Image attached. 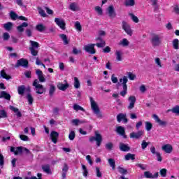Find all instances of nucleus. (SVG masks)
Returning a JSON list of instances; mask_svg holds the SVG:
<instances>
[{"label": "nucleus", "mask_w": 179, "mask_h": 179, "mask_svg": "<svg viewBox=\"0 0 179 179\" xmlns=\"http://www.w3.org/2000/svg\"><path fill=\"white\" fill-rule=\"evenodd\" d=\"M96 41H99L100 43H90L84 45L83 50L85 52H88V54H96V50L94 49L95 45L98 47V48H103V47H106V41L101 38V37H98L96 38Z\"/></svg>", "instance_id": "f257e3e1"}, {"label": "nucleus", "mask_w": 179, "mask_h": 179, "mask_svg": "<svg viewBox=\"0 0 179 179\" xmlns=\"http://www.w3.org/2000/svg\"><path fill=\"white\" fill-rule=\"evenodd\" d=\"M127 83H128V77L124 76L122 78H120L119 86H121L122 89L120 94L122 97H124V96L128 94V85H127Z\"/></svg>", "instance_id": "f03ea898"}, {"label": "nucleus", "mask_w": 179, "mask_h": 179, "mask_svg": "<svg viewBox=\"0 0 179 179\" xmlns=\"http://www.w3.org/2000/svg\"><path fill=\"white\" fill-rule=\"evenodd\" d=\"M90 101L91 104V108L94 114H95L97 118H103V114H101V112L100 111V108L99 107V105H97L96 101L93 99V97L90 96Z\"/></svg>", "instance_id": "7ed1b4c3"}, {"label": "nucleus", "mask_w": 179, "mask_h": 179, "mask_svg": "<svg viewBox=\"0 0 179 179\" xmlns=\"http://www.w3.org/2000/svg\"><path fill=\"white\" fill-rule=\"evenodd\" d=\"M150 41L153 47H159V45L162 44V36L159 34H152Z\"/></svg>", "instance_id": "20e7f679"}, {"label": "nucleus", "mask_w": 179, "mask_h": 179, "mask_svg": "<svg viewBox=\"0 0 179 179\" xmlns=\"http://www.w3.org/2000/svg\"><path fill=\"white\" fill-rule=\"evenodd\" d=\"M96 142V146L99 147L101 145V142L103 141V137H101V134H99V131H95V136L90 137V142Z\"/></svg>", "instance_id": "39448f33"}, {"label": "nucleus", "mask_w": 179, "mask_h": 179, "mask_svg": "<svg viewBox=\"0 0 179 179\" xmlns=\"http://www.w3.org/2000/svg\"><path fill=\"white\" fill-rule=\"evenodd\" d=\"M33 86H34L36 92L38 94H43V93H44V87L39 83L38 80L36 79L34 81Z\"/></svg>", "instance_id": "423d86ee"}, {"label": "nucleus", "mask_w": 179, "mask_h": 179, "mask_svg": "<svg viewBox=\"0 0 179 179\" xmlns=\"http://www.w3.org/2000/svg\"><path fill=\"white\" fill-rule=\"evenodd\" d=\"M106 15L113 19L117 16V13H115V9L114 8V6L110 5L106 8Z\"/></svg>", "instance_id": "0eeeda50"}, {"label": "nucleus", "mask_w": 179, "mask_h": 179, "mask_svg": "<svg viewBox=\"0 0 179 179\" xmlns=\"http://www.w3.org/2000/svg\"><path fill=\"white\" fill-rule=\"evenodd\" d=\"M122 28L124 30L125 33L129 36H132V29H131V26L128 22L123 21L122 22Z\"/></svg>", "instance_id": "6e6552de"}, {"label": "nucleus", "mask_w": 179, "mask_h": 179, "mask_svg": "<svg viewBox=\"0 0 179 179\" xmlns=\"http://www.w3.org/2000/svg\"><path fill=\"white\" fill-rule=\"evenodd\" d=\"M152 118L155 120V122L158 124L160 127H166L167 122L165 120H162L159 116L156 114L152 115Z\"/></svg>", "instance_id": "1a4fd4ad"}, {"label": "nucleus", "mask_w": 179, "mask_h": 179, "mask_svg": "<svg viewBox=\"0 0 179 179\" xmlns=\"http://www.w3.org/2000/svg\"><path fill=\"white\" fill-rule=\"evenodd\" d=\"M129 106H127L128 110H132L135 107V103H136V97L135 96H130L128 99Z\"/></svg>", "instance_id": "9d476101"}, {"label": "nucleus", "mask_w": 179, "mask_h": 179, "mask_svg": "<svg viewBox=\"0 0 179 179\" xmlns=\"http://www.w3.org/2000/svg\"><path fill=\"white\" fill-rule=\"evenodd\" d=\"M29 62L26 59H20L17 61L16 66H23V68H27Z\"/></svg>", "instance_id": "9b49d317"}, {"label": "nucleus", "mask_w": 179, "mask_h": 179, "mask_svg": "<svg viewBox=\"0 0 179 179\" xmlns=\"http://www.w3.org/2000/svg\"><path fill=\"white\" fill-rule=\"evenodd\" d=\"M55 22L57 26H59V27H60V29H62V30H65L66 24H65V21L63 19L55 18Z\"/></svg>", "instance_id": "f8f14e48"}, {"label": "nucleus", "mask_w": 179, "mask_h": 179, "mask_svg": "<svg viewBox=\"0 0 179 179\" xmlns=\"http://www.w3.org/2000/svg\"><path fill=\"white\" fill-rule=\"evenodd\" d=\"M142 135H143V131H138V132H131L129 136L131 139H139L142 138Z\"/></svg>", "instance_id": "ddd939ff"}, {"label": "nucleus", "mask_w": 179, "mask_h": 179, "mask_svg": "<svg viewBox=\"0 0 179 179\" xmlns=\"http://www.w3.org/2000/svg\"><path fill=\"white\" fill-rule=\"evenodd\" d=\"M162 149L165 153L170 154L173 152V145L171 144H165L162 145Z\"/></svg>", "instance_id": "4468645a"}, {"label": "nucleus", "mask_w": 179, "mask_h": 179, "mask_svg": "<svg viewBox=\"0 0 179 179\" xmlns=\"http://www.w3.org/2000/svg\"><path fill=\"white\" fill-rule=\"evenodd\" d=\"M117 122H121V121H123L124 124H127L128 122V119L127 118V115L120 113L117 115Z\"/></svg>", "instance_id": "2eb2a0df"}, {"label": "nucleus", "mask_w": 179, "mask_h": 179, "mask_svg": "<svg viewBox=\"0 0 179 179\" xmlns=\"http://www.w3.org/2000/svg\"><path fill=\"white\" fill-rule=\"evenodd\" d=\"M69 10L73 12H78L80 10V7H79V5L77 3L73 2L70 4Z\"/></svg>", "instance_id": "dca6fc26"}, {"label": "nucleus", "mask_w": 179, "mask_h": 179, "mask_svg": "<svg viewBox=\"0 0 179 179\" xmlns=\"http://www.w3.org/2000/svg\"><path fill=\"white\" fill-rule=\"evenodd\" d=\"M116 132L119 134L121 135V136H123V138H127V136L125 135V128L119 126L116 128Z\"/></svg>", "instance_id": "f3484780"}, {"label": "nucleus", "mask_w": 179, "mask_h": 179, "mask_svg": "<svg viewBox=\"0 0 179 179\" xmlns=\"http://www.w3.org/2000/svg\"><path fill=\"white\" fill-rule=\"evenodd\" d=\"M119 148L122 152H129L131 149V148H129V145H128V144H125L124 143H120Z\"/></svg>", "instance_id": "a211bd4d"}, {"label": "nucleus", "mask_w": 179, "mask_h": 179, "mask_svg": "<svg viewBox=\"0 0 179 179\" xmlns=\"http://www.w3.org/2000/svg\"><path fill=\"white\" fill-rule=\"evenodd\" d=\"M36 75L38 76V79L39 80V82H45V78H44V74H43V71L40 69L36 70Z\"/></svg>", "instance_id": "6ab92c4d"}, {"label": "nucleus", "mask_w": 179, "mask_h": 179, "mask_svg": "<svg viewBox=\"0 0 179 179\" xmlns=\"http://www.w3.org/2000/svg\"><path fill=\"white\" fill-rule=\"evenodd\" d=\"M10 152H13L14 153V155H20V153H22V152H23V148H22V147H17V148L11 147Z\"/></svg>", "instance_id": "aec40b11"}, {"label": "nucleus", "mask_w": 179, "mask_h": 179, "mask_svg": "<svg viewBox=\"0 0 179 179\" xmlns=\"http://www.w3.org/2000/svg\"><path fill=\"white\" fill-rule=\"evenodd\" d=\"M68 87H69V84L68 83L63 84L62 83H59L57 84V88L59 90H62V92H65Z\"/></svg>", "instance_id": "412c9836"}, {"label": "nucleus", "mask_w": 179, "mask_h": 179, "mask_svg": "<svg viewBox=\"0 0 179 179\" xmlns=\"http://www.w3.org/2000/svg\"><path fill=\"white\" fill-rule=\"evenodd\" d=\"M144 177H145V178H157V177H159V173H156L153 175L150 171H145L144 172Z\"/></svg>", "instance_id": "4be33fe9"}, {"label": "nucleus", "mask_w": 179, "mask_h": 179, "mask_svg": "<svg viewBox=\"0 0 179 179\" xmlns=\"http://www.w3.org/2000/svg\"><path fill=\"white\" fill-rule=\"evenodd\" d=\"M58 136H59V134L56 131H52L50 133V138H51L52 142H53V143H57V142L58 141Z\"/></svg>", "instance_id": "5701e85b"}, {"label": "nucleus", "mask_w": 179, "mask_h": 179, "mask_svg": "<svg viewBox=\"0 0 179 179\" xmlns=\"http://www.w3.org/2000/svg\"><path fill=\"white\" fill-rule=\"evenodd\" d=\"M0 99H5L6 100H10V94L6 91L0 92Z\"/></svg>", "instance_id": "b1692460"}, {"label": "nucleus", "mask_w": 179, "mask_h": 179, "mask_svg": "<svg viewBox=\"0 0 179 179\" xmlns=\"http://www.w3.org/2000/svg\"><path fill=\"white\" fill-rule=\"evenodd\" d=\"M122 50H116L115 55L116 57V60L118 62L122 61Z\"/></svg>", "instance_id": "393cba45"}, {"label": "nucleus", "mask_w": 179, "mask_h": 179, "mask_svg": "<svg viewBox=\"0 0 179 179\" xmlns=\"http://www.w3.org/2000/svg\"><path fill=\"white\" fill-rule=\"evenodd\" d=\"M0 76L3 79H6V80H9V79H12V77L10 76H8L6 72H5V70H1L0 72Z\"/></svg>", "instance_id": "a878e982"}, {"label": "nucleus", "mask_w": 179, "mask_h": 179, "mask_svg": "<svg viewBox=\"0 0 179 179\" xmlns=\"http://www.w3.org/2000/svg\"><path fill=\"white\" fill-rule=\"evenodd\" d=\"M27 26H29V24H27V22H23L21 25L17 27V29L18 31H20V33H22L24 31V27H27Z\"/></svg>", "instance_id": "bb28decb"}, {"label": "nucleus", "mask_w": 179, "mask_h": 179, "mask_svg": "<svg viewBox=\"0 0 179 179\" xmlns=\"http://www.w3.org/2000/svg\"><path fill=\"white\" fill-rule=\"evenodd\" d=\"M42 170L46 173V174H51V167L48 164L42 166Z\"/></svg>", "instance_id": "cd10ccee"}, {"label": "nucleus", "mask_w": 179, "mask_h": 179, "mask_svg": "<svg viewBox=\"0 0 179 179\" xmlns=\"http://www.w3.org/2000/svg\"><path fill=\"white\" fill-rule=\"evenodd\" d=\"M85 122H86V121L79 120V119H73L71 120V123L73 124V125H76V127H78V125L80 124H85Z\"/></svg>", "instance_id": "c85d7f7f"}, {"label": "nucleus", "mask_w": 179, "mask_h": 179, "mask_svg": "<svg viewBox=\"0 0 179 179\" xmlns=\"http://www.w3.org/2000/svg\"><path fill=\"white\" fill-rule=\"evenodd\" d=\"M3 27L5 30L10 31V30H12V27H13V24L12 22H7L3 24Z\"/></svg>", "instance_id": "c756f323"}, {"label": "nucleus", "mask_w": 179, "mask_h": 179, "mask_svg": "<svg viewBox=\"0 0 179 179\" xmlns=\"http://www.w3.org/2000/svg\"><path fill=\"white\" fill-rule=\"evenodd\" d=\"M119 45H122V47H128L129 45V41L127 38H123L119 43Z\"/></svg>", "instance_id": "7c9ffc66"}, {"label": "nucleus", "mask_w": 179, "mask_h": 179, "mask_svg": "<svg viewBox=\"0 0 179 179\" xmlns=\"http://www.w3.org/2000/svg\"><path fill=\"white\" fill-rule=\"evenodd\" d=\"M172 45L174 50H179V40L178 38H175L172 41Z\"/></svg>", "instance_id": "2f4dec72"}, {"label": "nucleus", "mask_w": 179, "mask_h": 179, "mask_svg": "<svg viewBox=\"0 0 179 179\" xmlns=\"http://www.w3.org/2000/svg\"><path fill=\"white\" fill-rule=\"evenodd\" d=\"M73 110H75V111H83V113H85V108H83V107L78 105L77 103H75L73 106Z\"/></svg>", "instance_id": "473e14b6"}, {"label": "nucleus", "mask_w": 179, "mask_h": 179, "mask_svg": "<svg viewBox=\"0 0 179 179\" xmlns=\"http://www.w3.org/2000/svg\"><path fill=\"white\" fill-rule=\"evenodd\" d=\"M73 86L75 89H79L80 87V81H79V78H78L77 77H74Z\"/></svg>", "instance_id": "72a5a7b5"}, {"label": "nucleus", "mask_w": 179, "mask_h": 179, "mask_svg": "<svg viewBox=\"0 0 179 179\" xmlns=\"http://www.w3.org/2000/svg\"><path fill=\"white\" fill-rule=\"evenodd\" d=\"M125 6H135V0H124Z\"/></svg>", "instance_id": "f704fd0d"}, {"label": "nucleus", "mask_w": 179, "mask_h": 179, "mask_svg": "<svg viewBox=\"0 0 179 179\" xmlns=\"http://www.w3.org/2000/svg\"><path fill=\"white\" fill-rule=\"evenodd\" d=\"M24 90H26V87L24 85H20L17 87L18 94H24Z\"/></svg>", "instance_id": "c9c22d12"}, {"label": "nucleus", "mask_w": 179, "mask_h": 179, "mask_svg": "<svg viewBox=\"0 0 179 179\" xmlns=\"http://www.w3.org/2000/svg\"><path fill=\"white\" fill-rule=\"evenodd\" d=\"M10 110L14 111L17 116L22 117V113L19 111V109H17V108H15L14 106H10Z\"/></svg>", "instance_id": "e433bc0d"}, {"label": "nucleus", "mask_w": 179, "mask_h": 179, "mask_svg": "<svg viewBox=\"0 0 179 179\" xmlns=\"http://www.w3.org/2000/svg\"><path fill=\"white\" fill-rule=\"evenodd\" d=\"M169 111H171V113H173V114H177V115H179V106H176L173 107L172 109H169L167 110L168 113Z\"/></svg>", "instance_id": "4c0bfd02"}, {"label": "nucleus", "mask_w": 179, "mask_h": 179, "mask_svg": "<svg viewBox=\"0 0 179 179\" xmlns=\"http://www.w3.org/2000/svg\"><path fill=\"white\" fill-rule=\"evenodd\" d=\"M109 166L112 168L113 170H115V160L114 159H108Z\"/></svg>", "instance_id": "58836bf2"}, {"label": "nucleus", "mask_w": 179, "mask_h": 179, "mask_svg": "<svg viewBox=\"0 0 179 179\" xmlns=\"http://www.w3.org/2000/svg\"><path fill=\"white\" fill-rule=\"evenodd\" d=\"M145 130L149 131L152 130V128H153V124L150 122H145Z\"/></svg>", "instance_id": "ea45409f"}, {"label": "nucleus", "mask_w": 179, "mask_h": 179, "mask_svg": "<svg viewBox=\"0 0 179 179\" xmlns=\"http://www.w3.org/2000/svg\"><path fill=\"white\" fill-rule=\"evenodd\" d=\"M124 159L128 161V160H135V155L128 153L124 156Z\"/></svg>", "instance_id": "a19ab883"}, {"label": "nucleus", "mask_w": 179, "mask_h": 179, "mask_svg": "<svg viewBox=\"0 0 179 179\" xmlns=\"http://www.w3.org/2000/svg\"><path fill=\"white\" fill-rule=\"evenodd\" d=\"M59 37H60V38H62V40L64 41V43L65 45L69 44V41H68V38L66 37V35L62 34L59 35Z\"/></svg>", "instance_id": "79ce46f5"}, {"label": "nucleus", "mask_w": 179, "mask_h": 179, "mask_svg": "<svg viewBox=\"0 0 179 179\" xmlns=\"http://www.w3.org/2000/svg\"><path fill=\"white\" fill-rule=\"evenodd\" d=\"M129 15L131 17V20L134 22V23H139V19L135 15L130 13H129Z\"/></svg>", "instance_id": "37998d69"}, {"label": "nucleus", "mask_w": 179, "mask_h": 179, "mask_svg": "<svg viewBox=\"0 0 179 179\" xmlns=\"http://www.w3.org/2000/svg\"><path fill=\"white\" fill-rule=\"evenodd\" d=\"M155 62L158 68H163V64H162V60H160V58L156 57L155 59Z\"/></svg>", "instance_id": "c03bdc74"}, {"label": "nucleus", "mask_w": 179, "mask_h": 179, "mask_svg": "<svg viewBox=\"0 0 179 179\" xmlns=\"http://www.w3.org/2000/svg\"><path fill=\"white\" fill-rule=\"evenodd\" d=\"M95 11L99 16H102L103 15V9L100 6H96L94 8Z\"/></svg>", "instance_id": "a18cd8bd"}, {"label": "nucleus", "mask_w": 179, "mask_h": 179, "mask_svg": "<svg viewBox=\"0 0 179 179\" xmlns=\"http://www.w3.org/2000/svg\"><path fill=\"white\" fill-rule=\"evenodd\" d=\"M50 88L49 90V94L50 96H52L54 93L55 92V86L53 84L50 85Z\"/></svg>", "instance_id": "49530a36"}, {"label": "nucleus", "mask_w": 179, "mask_h": 179, "mask_svg": "<svg viewBox=\"0 0 179 179\" xmlns=\"http://www.w3.org/2000/svg\"><path fill=\"white\" fill-rule=\"evenodd\" d=\"M117 170L120 173V174H122L123 176H125V174H127V173H128V171H127V169H125L121 166H119L117 168Z\"/></svg>", "instance_id": "de8ad7c7"}, {"label": "nucleus", "mask_w": 179, "mask_h": 179, "mask_svg": "<svg viewBox=\"0 0 179 179\" xmlns=\"http://www.w3.org/2000/svg\"><path fill=\"white\" fill-rule=\"evenodd\" d=\"M75 28L78 31H82V25H80V22H79V21H76L75 22Z\"/></svg>", "instance_id": "09e8293b"}, {"label": "nucleus", "mask_w": 179, "mask_h": 179, "mask_svg": "<svg viewBox=\"0 0 179 179\" xmlns=\"http://www.w3.org/2000/svg\"><path fill=\"white\" fill-rule=\"evenodd\" d=\"M75 136H76V134H75L74 131H70L69 134V139L70 141H73L75 139Z\"/></svg>", "instance_id": "8fccbe9b"}, {"label": "nucleus", "mask_w": 179, "mask_h": 179, "mask_svg": "<svg viewBox=\"0 0 179 179\" xmlns=\"http://www.w3.org/2000/svg\"><path fill=\"white\" fill-rule=\"evenodd\" d=\"M127 76L130 80H135L136 76L132 72H128Z\"/></svg>", "instance_id": "3c124183"}, {"label": "nucleus", "mask_w": 179, "mask_h": 179, "mask_svg": "<svg viewBox=\"0 0 179 179\" xmlns=\"http://www.w3.org/2000/svg\"><path fill=\"white\" fill-rule=\"evenodd\" d=\"M36 30H38V31H44L45 27L43 24H38L36 26Z\"/></svg>", "instance_id": "603ef678"}, {"label": "nucleus", "mask_w": 179, "mask_h": 179, "mask_svg": "<svg viewBox=\"0 0 179 179\" xmlns=\"http://www.w3.org/2000/svg\"><path fill=\"white\" fill-rule=\"evenodd\" d=\"M82 169H83V174L84 176V177H87V174H89V172L87 171V168H86L85 165H82Z\"/></svg>", "instance_id": "864d4df0"}, {"label": "nucleus", "mask_w": 179, "mask_h": 179, "mask_svg": "<svg viewBox=\"0 0 179 179\" xmlns=\"http://www.w3.org/2000/svg\"><path fill=\"white\" fill-rule=\"evenodd\" d=\"M29 43H30L31 45V48H38V47H39L38 43H37L36 41H30Z\"/></svg>", "instance_id": "5fc2aeb1"}, {"label": "nucleus", "mask_w": 179, "mask_h": 179, "mask_svg": "<svg viewBox=\"0 0 179 179\" xmlns=\"http://www.w3.org/2000/svg\"><path fill=\"white\" fill-rule=\"evenodd\" d=\"M20 138L21 139V141H24V142H29V136L24 134H20Z\"/></svg>", "instance_id": "6e6d98bb"}, {"label": "nucleus", "mask_w": 179, "mask_h": 179, "mask_svg": "<svg viewBox=\"0 0 179 179\" xmlns=\"http://www.w3.org/2000/svg\"><path fill=\"white\" fill-rule=\"evenodd\" d=\"M148 145H149V143H148V142H146V141L143 140L141 143V149H143V150H145V149H146Z\"/></svg>", "instance_id": "4d7b16f0"}, {"label": "nucleus", "mask_w": 179, "mask_h": 179, "mask_svg": "<svg viewBox=\"0 0 179 179\" xmlns=\"http://www.w3.org/2000/svg\"><path fill=\"white\" fill-rule=\"evenodd\" d=\"M10 17L13 20H16L17 19V15L13 11L10 12Z\"/></svg>", "instance_id": "13d9d810"}, {"label": "nucleus", "mask_w": 179, "mask_h": 179, "mask_svg": "<svg viewBox=\"0 0 179 179\" xmlns=\"http://www.w3.org/2000/svg\"><path fill=\"white\" fill-rule=\"evenodd\" d=\"M38 13L42 16V17H47V14L45 13V11L43 10L42 8H38Z\"/></svg>", "instance_id": "bf43d9fd"}, {"label": "nucleus", "mask_w": 179, "mask_h": 179, "mask_svg": "<svg viewBox=\"0 0 179 179\" xmlns=\"http://www.w3.org/2000/svg\"><path fill=\"white\" fill-rule=\"evenodd\" d=\"M7 117L6 112L0 109V118H6Z\"/></svg>", "instance_id": "052dcab7"}, {"label": "nucleus", "mask_w": 179, "mask_h": 179, "mask_svg": "<svg viewBox=\"0 0 179 179\" xmlns=\"http://www.w3.org/2000/svg\"><path fill=\"white\" fill-rule=\"evenodd\" d=\"M159 174H161L162 177H166L167 176V169H162L159 171Z\"/></svg>", "instance_id": "680f3d73"}, {"label": "nucleus", "mask_w": 179, "mask_h": 179, "mask_svg": "<svg viewBox=\"0 0 179 179\" xmlns=\"http://www.w3.org/2000/svg\"><path fill=\"white\" fill-rule=\"evenodd\" d=\"M9 38H10V35H9V34L8 32L3 33V39L5 41H8V40H9Z\"/></svg>", "instance_id": "e2e57ef3"}, {"label": "nucleus", "mask_w": 179, "mask_h": 179, "mask_svg": "<svg viewBox=\"0 0 179 179\" xmlns=\"http://www.w3.org/2000/svg\"><path fill=\"white\" fill-rule=\"evenodd\" d=\"M29 50L31 51V55H33L34 57L37 56V54H38V52H37V50L33 48H29Z\"/></svg>", "instance_id": "0e129e2a"}, {"label": "nucleus", "mask_w": 179, "mask_h": 179, "mask_svg": "<svg viewBox=\"0 0 179 179\" xmlns=\"http://www.w3.org/2000/svg\"><path fill=\"white\" fill-rule=\"evenodd\" d=\"M27 100L29 101V104H33L34 99H33V96H31V94H28L27 95Z\"/></svg>", "instance_id": "69168bd1"}, {"label": "nucleus", "mask_w": 179, "mask_h": 179, "mask_svg": "<svg viewBox=\"0 0 179 179\" xmlns=\"http://www.w3.org/2000/svg\"><path fill=\"white\" fill-rule=\"evenodd\" d=\"M173 12L176 15H179V6H178V5L173 6Z\"/></svg>", "instance_id": "338daca9"}, {"label": "nucleus", "mask_w": 179, "mask_h": 179, "mask_svg": "<svg viewBox=\"0 0 179 179\" xmlns=\"http://www.w3.org/2000/svg\"><path fill=\"white\" fill-rule=\"evenodd\" d=\"M113 143H106V148L108 150H111V149H113Z\"/></svg>", "instance_id": "774afa93"}]
</instances>
